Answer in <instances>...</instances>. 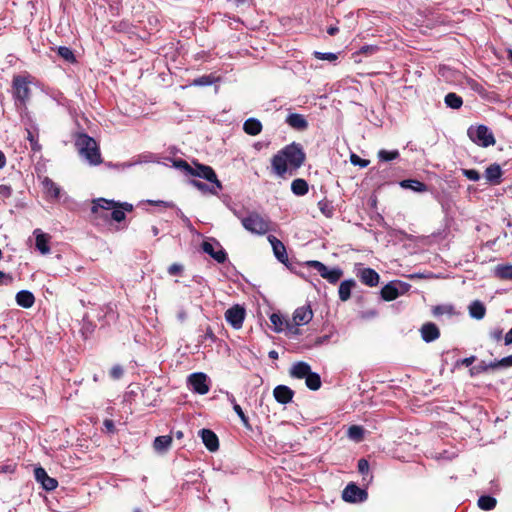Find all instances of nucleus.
Instances as JSON below:
<instances>
[{
  "mask_svg": "<svg viewBox=\"0 0 512 512\" xmlns=\"http://www.w3.org/2000/svg\"><path fill=\"white\" fill-rule=\"evenodd\" d=\"M306 153L300 143L292 142L279 150L271 159V168L275 175L285 179L293 176L305 163Z\"/></svg>",
  "mask_w": 512,
  "mask_h": 512,
  "instance_id": "obj_1",
  "label": "nucleus"
},
{
  "mask_svg": "<svg viewBox=\"0 0 512 512\" xmlns=\"http://www.w3.org/2000/svg\"><path fill=\"white\" fill-rule=\"evenodd\" d=\"M112 208H122L128 212L133 210V205L127 202H116L105 198H98L92 202L91 220L94 224L99 225L101 222L109 221V211Z\"/></svg>",
  "mask_w": 512,
  "mask_h": 512,
  "instance_id": "obj_2",
  "label": "nucleus"
},
{
  "mask_svg": "<svg viewBox=\"0 0 512 512\" xmlns=\"http://www.w3.org/2000/svg\"><path fill=\"white\" fill-rule=\"evenodd\" d=\"M75 146L79 154L84 157L90 165H99L102 163L100 149L94 138L86 133H80L76 140Z\"/></svg>",
  "mask_w": 512,
  "mask_h": 512,
  "instance_id": "obj_3",
  "label": "nucleus"
},
{
  "mask_svg": "<svg viewBox=\"0 0 512 512\" xmlns=\"http://www.w3.org/2000/svg\"><path fill=\"white\" fill-rule=\"evenodd\" d=\"M29 76L15 75L12 79V95L15 104L25 107L31 97Z\"/></svg>",
  "mask_w": 512,
  "mask_h": 512,
  "instance_id": "obj_4",
  "label": "nucleus"
},
{
  "mask_svg": "<svg viewBox=\"0 0 512 512\" xmlns=\"http://www.w3.org/2000/svg\"><path fill=\"white\" fill-rule=\"evenodd\" d=\"M242 226L249 232L264 235L271 231V221L257 212H251L241 219Z\"/></svg>",
  "mask_w": 512,
  "mask_h": 512,
  "instance_id": "obj_5",
  "label": "nucleus"
},
{
  "mask_svg": "<svg viewBox=\"0 0 512 512\" xmlns=\"http://www.w3.org/2000/svg\"><path fill=\"white\" fill-rule=\"evenodd\" d=\"M471 141L481 147L493 146L496 142L493 133L486 125L471 126L467 130Z\"/></svg>",
  "mask_w": 512,
  "mask_h": 512,
  "instance_id": "obj_6",
  "label": "nucleus"
},
{
  "mask_svg": "<svg viewBox=\"0 0 512 512\" xmlns=\"http://www.w3.org/2000/svg\"><path fill=\"white\" fill-rule=\"evenodd\" d=\"M410 288L411 285L406 282L400 280L391 281L382 287L380 295L384 301L390 302L397 299L400 295L407 293Z\"/></svg>",
  "mask_w": 512,
  "mask_h": 512,
  "instance_id": "obj_7",
  "label": "nucleus"
},
{
  "mask_svg": "<svg viewBox=\"0 0 512 512\" xmlns=\"http://www.w3.org/2000/svg\"><path fill=\"white\" fill-rule=\"evenodd\" d=\"M306 266L315 269L319 275L326 279L330 284H336L343 276V270L339 267L329 269L325 264L318 260L306 262Z\"/></svg>",
  "mask_w": 512,
  "mask_h": 512,
  "instance_id": "obj_8",
  "label": "nucleus"
},
{
  "mask_svg": "<svg viewBox=\"0 0 512 512\" xmlns=\"http://www.w3.org/2000/svg\"><path fill=\"white\" fill-rule=\"evenodd\" d=\"M190 175L207 180L214 184L219 190L223 189L222 183L218 180L217 175L211 166L194 162Z\"/></svg>",
  "mask_w": 512,
  "mask_h": 512,
  "instance_id": "obj_9",
  "label": "nucleus"
},
{
  "mask_svg": "<svg viewBox=\"0 0 512 512\" xmlns=\"http://www.w3.org/2000/svg\"><path fill=\"white\" fill-rule=\"evenodd\" d=\"M342 498L345 502L357 503L363 502L368 498L366 490L359 488L355 483H349L342 492Z\"/></svg>",
  "mask_w": 512,
  "mask_h": 512,
  "instance_id": "obj_10",
  "label": "nucleus"
},
{
  "mask_svg": "<svg viewBox=\"0 0 512 512\" xmlns=\"http://www.w3.org/2000/svg\"><path fill=\"white\" fill-rule=\"evenodd\" d=\"M225 319L233 328L239 329L245 319V309L240 305H234L225 312Z\"/></svg>",
  "mask_w": 512,
  "mask_h": 512,
  "instance_id": "obj_11",
  "label": "nucleus"
},
{
  "mask_svg": "<svg viewBox=\"0 0 512 512\" xmlns=\"http://www.w3.org/2000/svg\"><path fill=\"white\" fill-rule=\"evenodd\" d=\"M207 375L202 372L193 373L188 377V383L195 393L204 395L209 392V385L207 383Z\"/></svg>",
  "mask_w": 512,
  "mask_h": 512,
  "instance_id": "obj_12",
  "label": "nucleus"
},
{
  "mask_svg": "<svg viewBox=\"0 0 512 512\" xmlns=\"http://www.w3.org/2000/svg\"><path fill=\"white\" fill-rule=\"evenodd\" d=\"M215 245L219 248L217 251L214 249V244L209 241H203L201 244L202 250L212 257L215 261L222 264L227 260V253L222 248L221 244L215 240Z\"/></svg>",
  "mask_w": 512,
  "mask_h": 512,
  "instance_id": "obj_13",
  "label": "nucleus"
},
{
  "mask_svg": "<svg viewBox=\"0 0 512 512\" xmlns=\"http://www.w3.org/2000/svg\"><path fill=\"white\" fill-rule=\"evenodd\" d=\"M35 479L41 483L42 487L47 491H52L57 488L58 481L50 477L43 467H37L34 470Z\"/></svg>",
  "mask_w": 512,
  "mask_h": 512,
  "instance_id": "obj_14",
  "label": "nucleus"
},
{
  "mask_svg": "<svg viewBox=\"0 0 512 512\" xmlns=\"http://www.w3.org/2000/svg\"><path fill=\"white\" fill-rule=\"evenodd\" d=\"M357 277L361 283L369 287H375L379 284L380 276L372 268H360L357 271Z\"/></svg>",
  "mask_w": 512,
  "mask_h": 512,
  "instance_id": "obj_15",
  "label": "nucleus"
},
{
  "mask_svg": "<svg viewBox=\"0 0 512 512\" xmlns=\"http://www.w3.org/2000/svg\"><path fill=\"white\" fill-rule=\"evenodd\" d=\"M313 318V312L310 305L297 308L293 314V322L295 326L308 324Z\"/></svg>",
  "mask_w": 512,
  "mask_h": 512,
  "instance_id": "obj_16",
  "label": "nucleus"
},
{
  "mask_svg": "<svg viewBox=\"0 0 512 512\" xmlns=\"http://www.w3.org/2000/svg\"><path fill=\"white\" fill-rule=\"evenodd\" d=\"M268 241L270 242V244L273 248V252H274V255L277 258V260L283 264H286L289 259H288V255L286 252L285 245L278 238H276L273 235L268 236Z\"/></svg>",
  "mask_w": 512,
  "mask_h": 512,
  "instance_id": "obj_17",
  "label": "nucleus"
},
{
  "mask_svg": "<svg viewBox=\"0 0 512 512\" xmlns=\"http://www.w3.org/2000/svg\"><path fill=\"white\" fill-rule=\"evenodd\" d=\"M294 394V391L286 385H278L273 390V396L280 404H287L291 402Z\"/></svg>",
  "mask_w": 512,
  "mask_h": 512,
  "instance_id": "obj_18",
  "label": "nucleus"
},
{
  "mask_svg": "<svg viewBox=\"0 0 512 512\" xmlns=\"http://www.w3.org/2000/svg\"><path fill=\"white\" fill-rule=\"evenodd\" d=\"M420 332L422 339L427 343L433 342L440 337L439 328L437 327L436 324L432 322H427L423 324L420 329Z\"/></svg>",
  "mask_w": 512,
  "mask_h": 512,
  "instance_id": "obj_19",
  "label": "nucleus"
},
{
  "mask_svg": "<svg viewBox=\"0 0 512 512\" xmlns=\"http://www.w3.org/2000/svg\"><path fill=\"white\" fill-rule=\"evenodd\" d=\"M502 175L503 171L500 165L497 163L489 165L484 173L487 182L491 185H499L501 183Z\"/></svg>",
  "mask_w": 512,
  "mask_h": 512,
  "instance_id": "obj_20",
  "label": "nucleus"
},
{
  "mask_svg": "<svg viewBox=\"0 0 512 512\" xmlns=\"http://www.w3.org/2000/svg\"><path fill=\"white\" fill-rule=\"evenodd\" d=\"M200 436L202 438L204 445L206 446V448L209 451L214 452V451L218 450L219 440H218L217 435L212 430L202 429L200 431Z\"/></svg>",
  "mask_w": 512,
  "mask_h": 512,
  "instance_id": "obj_21",
  "label": "nucleus"
},
{
  "mask_svg": "<svg viewBox=\"0 0 512 512\" xmlns=\"http://www.w3.org/2000/svg\"><path fill=\"white\" fill-rule=\"evenodd\" d=\"M286 123L293 129L304 131L308 128V121L304 115L299 113H291L286 118Z\"/></svg>",
  "mask_w": 512,
  "mask_h": 512,
  "instance_id": "obj_22",
  "label": "nucleus"
},
{
  "mask_svg": "<svg viewBox=\"0 0 512 512\" xmlns=\"http://www.w3.org/2000/svg\"><path fill=\"white\" fill-rule=\"evenodd\" d=\"M311 372V367L308 363L299 361L291 367L290 376L297 379H305Z\"/></svg>",
  "mask_w": 512,
  "mask_h": 512,
  "instance_id": "obj_23",
  "label": "nucleus"
},
{
  "mask_svg": "<svg viewBox=\"0 0 512 512\" xmlns=\"http://www.w3.org/2000/svg\"><path fill=\"white\" fill-rule=\"evenodd\" d=\"M36 235L35 246L42 254H48L50 252L49 240L50 236L46 233L41 232L39 229L34 231Z\"/></svg>",
  "mask_w": 512,
  "mask_h": 512,
  "instance_id": "obj_24",
  "label": "nucleus"
},
{
  "mask_svg": "<svg viewBox=\"0 0 512 512\" xmlns=\"http://www.w3.org/2000/svg\"><path fill=\"white\" fill-rule=\"evenodd\" d=\"M16 303L23 308H31L35 303V297L28 290H21L16 294Z\"/></svg>",
  "mask_w": 512,
  "mask_h": 512,
  "instance_id": "obj_25",
  "label": "nucleus"
},
{
  "mask_svg": "<svg viewBox=\"0 0 512 512\" xmlns=\"http://www.w3.org/2000/svg\"><path fill=\"white\" fill-rule=\"evenodd\" d=\"M243 130L246 134L256 136L262 131V124L256 118H249L243 124Z\"/></svg>",
  "mask_w": 512,
  "mask_h": 512,
  "instance_id": "obj_26",
  "label": "nucleus"
},
{
  "mask_svg": "<svg viewBox=\"0 0 512 512\" xmlns=\"http://www.w3.org/2000/svg\"><path fill=\"white\" fill-rule=\"evenodd\" d=\"M355 285L356 283L353 279L342 281L338 289L339 299L343 302L349 300L351 297V290Z\"/></svg>",
  "mask_w": 512,
  "mask_h": 512,
  "instance_id": "obj_27",
  "label": "nucleus"
},
{
  "mask_svg": "<svg viewBox=\"0 0 512 512\" xmlns=\"http://www.w3.org/2000/svg\"><path fill=\"white\" fill-rule=\"evenodd\" d=\"M45 192L53 199L60 197V187L49 177H44L42 181Z\"/></svg>",
  "mask_w": 512,
  "mask_h": 512,
  "instance_id": "obj_28",
  "label": "nucleus"
},
{
  "mask_svg": "<svg viewBox=\"0 0 512 512\" xmlns=\"http://www.w3.org/2000/svg\"><path fill=\"white\" fill-rule=\"evenodd\" d=\"M469 314L472 318L481 320L485 317L486 307L481 301L475 300L469 305Z\"/></svg>",
  "mask_w": 512,
  "mask_h": 512,
  "instance_id": "obj_29",
  "label": "nucleus"
},
{
  "mask_svg": "<svg viewBox=\"0 0 512 512\" xmlns=\"http://www.w3.org/2000/svg\"><path fill=\"white\" fill-rule=\"evenodd\" d=\"M400 186L402 188H406V189H411L415 192H426L427 191V185L424 183V182H421L419 180H416V179H406V180H402L400 182Z\"/></svg>",
  "mask_w": 512,
  "mask_h": 512,
  "instance_id": "obj_30",
  "label": "nucleus"
},
{
  "mask_svg": "<svg viewBox=\"0 0 512 512\" xmlns=\"http://www.w3.org/2000/svg\"><path fill=\"white\" fill-rule=\"evenodd\" d=\"M291 190L297 196H304L309 191V185L305 179L297 178L292 181Z\"/></svg>",
  "mask_w": 512,
  "mask_h": 512,
  "instance_id": "obj_31",
  "label": "nucleus"
},
{
  "mask_svg": "<svg viewBox=\"0 0 512 512\" xmlns=\"http://www.w3.org/2000/svg\"><path fill=\"white\" fill-rule=\"evenodd\" d=\"M172 444V437L170 435L158 436L155 438L153 447L158 452L167 451Z\"/></svg>",
  "mask_w": 512,
  "mask_h": 512,
  "instance_id": "obj_32",
  "label": "nucleus"
},
{
  "mask_svg": "<svg viewBox=\"0 0 512 512\" xmlns=\"http://www.w3.org/2000/svg\"><path fill=\"white\" fill-rule=\"evenodd\" d=\"M27 136L26 139L30 143L31 150L33 152H40L42 149L41 144L39 143V134L38 131H32L31 129H26Z\"/></svg>",
  "mask_w": 512,
  "mask_h": 512,
  "instance_id": "obj_33",
  "label": "nucleus"
},
{
  "mask_svg": "<svg viewBox=\"0 0 512 512\" xmlns=\"http://www.w3.org/2000/svg\"><path fill=\"white\" fill-rule=\"evenodd\" d=\"M495 276L501 280H512V264L498 265Z\"/></svg>",
  "mask_w": 512,
  "mask_h": 512,
  "instance_id": "obj_34",
  "label": "nucleus"
},
{
  "mask_svg": "<svg viewBox=\"0 0 512 512\" xmlns=\"http://www.w3.org/2000/svg\"><path fill=\"white\" fill-rule=\"evenodd\" d=\"M497 505V500L489 495H483L478 499V506L484 511H490Z\"/></svg>",
  "mask_w": 512,
  "mask_h": 512,
  "instance_id": "obj_35",
  "label": "nucleus"
},
{
  "mask_svg": "<svg viewBox=\"0 0 512 512\" xmlns=\"http://www.w3.org/2000/svg\"><path fill=\"white\" fill-rule=\"evenodd\" d=\"M305 384L310 390L316 391L320 389L322 385L320 375L316 372L309 373L305 378Z\"/></svg>",
  "mask_w": 512,
  "mask_h": 512,
  "instance_id": "obj_36",
  "label": "nucleus"
},
{
  "mask_svg": "<svg viewBox=\"0 0 512 512\" xmlns=\"http://www.w3.org/2000/svg\"><path fill=\"white\" fill-rule=\"evenodd\" d=\"M445 104L452 109H459L463 105L462 98L456 93L450 92L445 96Z\"/></svg>",
  "mask_w": 512,
  "mask_h": 512,
  "instance_id": "obj_37",
  "label": "nucleus"
},
{
  "mask_svg": "<svg viewBox=\"0 0 512 512\" xmlns=\"http://www.w3.org/2000/svg\"><path fill=\"white\" fill-rule=\"evenodd\" d=\"M228 398H229L230 402L233 405V410L239 416V418L241 419V422L243 423V425L245 427L249 428L250 427L249 418L245 415V413L243 412L241 406L239 404H237V402H236V400H235L233 395H229L228 394Z\"/></svg>",
  "mask_w": 512,
  "mask_h": 512,
  "instance_id": "obj_38",
  "label": "nucleus"
},
{
  "mask_svg": "<svg viewBox=\"0 0 512 512\" xmlns=\"http://www.w3.org/2000/svg\"><path fill=\"white\" fill-rule=\"evenodd\" d=\"M347 435L352 440H355L357 442L361 441L364 437V429L361 426L358 425H352L348 428Z\"/></svg>",
  "mask_w": 512,
  "mask_h": 512,
  "instance_id": "obj_39",
  "label": "nucleus"
},
{
  "mask_svg": "<svg viewBox=\"0 0 512 512\" xmlns=\"http://www.w3.org/2000/svg\"><path fill=\"white\" fill-rule=\"evenodd\" d=\"M57 54L61 58H63L65 61H67L69 63L76 62L75 55H74L73 51L69 47H66V46L58 47L57 48Z\"/></svg>",
  "mask_w": 512,
  "mask_h": 512,
  "instance_id": "obj_40",
  "label": "nucleus"
},
{
  "mask_svg": "<svg viewBox=\"0 0 512 512\" xmlns=\"http://www.w3.org/2000/svg\"><path fill=\"white\" fill-rule=\"evenodd\" d=\"M432 313L434 316H441L444 314L454 315L455 310L452 305H437L433 307Z\"/></svg>",
  "mask_w": 512,
  "mask_h": 512,
  "instance_id": "obj_41",
  "label": "nucleus"
},
{
  "mask_svg": "<svg viewBox=\"0 0 512 512\" xmlns=\"http://www.w3.org/2000/svg\"><path fill=\"white\" fill-rule=\"evenodd\" d=\"M398 157H399V151L398 150L388 151V150H385V149H381L378 152L379 160L384 161V162L395 160Z\"/></svg>",
  "mask_w": 512,
  "mask_h": 512,
  "instance_id": "obj_42",
  "label": "nucleus"
},
{
  "mask_svg": "<svg viewBox=\"0 0 512 512\" xmlns=\"http://www.w3.org/2000/svg\"><path fill=\"white\" fill-rule=\"evenodd\" d=\"M318 207L320 211L328 218L333 216L334 213V207L332 206L331 202L327 199L320 200L318 202Z\"/></svg>",
  "mask_w": 512,
  "mask_h": 512,
  "instance_id": "obj_43",
  "label": "nucleus"
},
{
  "mask_svg": "<svg viewBox=\"0 0 512 512\" xmlns=\"http://www.w3.org/2000/svg\"><path fill=\"white\" fill-rule=\"evenodd\" d=\"M191 184L196 187L198 190L202 192H209L211 194H218L219 189L213 184L212 187H209L207 184L199 181V180H191Z\"/></svg>",
  "mask_w": 512,
  "mask_h": 512,
  "instance_id": "obj_44",
  "label": "nucleus"
},
{
  "mask_svg": "<svg viewBox=\"0 0 512 512\" xmlns=\"http://www.w3.org/2000/svg\"><path fill=\"white\" fill-rule=\"evenodd\" d=\"M17 463L12 460L0 462V473L13 474L16 471Z\"/></svg>",
  "mask_w": 512,
  "mask_h": 512,
  "instance_id": "obj_45",
  "label": "nucleus"
},
{
  "mask_svg": "<svg viewBox=\"0 0 512 512\" xmlns=\"http://www.w3.org/2000/svg\"><path fill=\"white\" fill-rule=\"evenodd\" d=\"M110 211L111 212L109 214V219L116 221V222H122L125 220V218H126L125 212H127L126 210H124L122 208H112Z\"/></svg>",
  "mask_w": 512,
  "mask_h": 512,
  "instance_id": "obj_46",
  "label": "nucleus"
},
{
  "mask_svg": "<svg viewBox=\"0 0 512 512\" xmlns=\"http://www.w3.org/2000/svg\"><path fill=\"white\" fill-rule=\"evenodd\" d=\"M269 319L276 332H280L283 330L284 320L280 314L273 313L270 315Z\"/></svg>",
  "mask_w": 512,
  "mask_h": 512,
  "instance_id": "obj_47",
  "label": "nucleus"
},
{
  "mask_svg": "<svg viewBox=\"0 0 512 512\" xmlns=\"http://www.w3.org/2000/svg\"><path fill=\"white\" fill-rule=\"evenodd\" d=\"M313 56L316 59L326 60L329 62H334L338 59V55L336 53H332V52L323 53V52H319V51H314Z\"/></svg>",
  "mask_w": 512,
  "mask_h": 512,
  "instance_id": "obj_48",
  "label": "nucleus"
},
{
  "mask_svg": "<svg viewBox=\"0 0 512 512\" xmlns=\"http://www.w3.org/2000/svg\"><path fill=\"white\" fill-rule=\"evenodd\" d=\"M490 366L492 369H496V368H499V367H510L512 366V354L507 356V357H504L500 360H495L493 362L490 363Z\"/></svg>",
  "mask_w": 512,
  "mask_h": 512,
  "instance_id": "obj_49",
  "label": "nucleus"
},
{
  "mask_svg": "<svg viewBox=\"0 0 512 512\" xmlns=\"http://www.w3.org/2000/svg\"><path fill=\"white\" fill-rule=\"evenodd\" d=\"M213 77L211 75H203L193 80L194 86H208L213 83Z\"/></svg>",
  "mask_w": 512,
  "mask_h": 512,
  "instance_id": "obj_50",
  "label": "nucleus"
},
{
  "mask_svg": "<svg viewBox=\"0 0 512 512\" xmlns=\"http://www.w3.org/2000/svg\"><path fill=\"white\" fill-rule=\"evenodd\" d=\"M109 375L113 380H119L124 375V369L121 365L116 364L110 369Z\"/></svg>",
  "mask_w": 512,
  "mask_h": 512,
  "instance_id": "obj_51",
  "label": "nucleus"
},
{
  "mask_svg": "<svg viewBox=\"0 0 512 512\" xmlns=\"http://www.w3.org/2000/svg\"><path fill=\"white\" fill-rule=\"evenodd\" d=\"M184 272V266L179 263H173L168 267V273L171 276H181Z\"/></svg>",
  "mask_w": 512,
  "mask_h": 512,
  "instance_id": "obj_52",
  "label": "nucleus"
},
{
  "mask_svg": "<svg viewBox=\"0 0 512 512\" xmlns=\"http://www.w3.org/2000/svg\"><path fill=\"white\" fill-rule=\"evenodd\" d=\"M174 166L178 169H181L182 171H184L186 174H191V171H192V167L187 161L183 160V159H179V160H176L174 162Z\"/></svg>",
  "mask_w": 512,
  "mask_h": 512,
  "instance_id": "obj_53",
  "label": "nucleus"
},
{
  "mask_svg": "<svg viewBox=\"0 0 512 512\" xmlns=\"http://www.w3.org/2000/svg\"><path fill=\"white\" fill-rule=\"evenodd\" d=\"M462 174L471 181H478L480 179V174L475 169H462Z\"/></svg>",
  "mask_w": 512,
  "mask_h": 512,
  "instance_id": "obj_54",
  "label": "nucleus"
},
{
  "mask_svg": "<svg viewBox=\"0 0 512 512\" xmlns=\"http://www.w3.org/2000/svg\"><path fill=\"white\" fill-rule=\"evenodd\" d=\"M147 203L149 205H153V206H160V207H163V208H169V209H172L175 207V204L173 202H170V201H163V200H147Z\"/></svg>",
  "mask_w": 512,
  "mask_h": 512,
  "instance_id": "obj_55",
  "label": "nucleus"
},
{
  "mask_svg": "<svg viewBox=\"0 0 512 512\" xmlns=\"http://www.w3.org/2000/svg\"><path fill=\"white\" fill-rule=\"evenodd\" d=\"M379 50V47L376 45H365L360 48L358 51L359 54L363 55H372Z\"/></svg>",
  "mask_w": 512,
  "mask_h": 512,
  "instance_id": "obj_56",
  "label": "nucleus"
},
{
  "mask_svg": "<svg viewBox=\"0 0 512 512\" xmlns=\"http://www.w3.org/2000/svg\"><path fill=\"white\" fill-rule=\"evenodd\" d=\"M205 340H210L211 342H215L217 340V337H216L212 327L209 325H207L204 330L203 341H205Z\"/></svg>",
  "mask_w": 512,
  "mask_h": 512,
  "instance_id": "obj_57",
  "label": "nucleus"
},
{
  "mask_svg": "<svg viewBox=\"0 0 512 512\" xmlns=\"http://www.w3.org/2000/svg\"><path fill=\"white\" fill-rule=\"evenodd\" d=\"M489 369H492L491 366H490V363L486 364L484 361H482L479 365H477L473 369H471L470 372H471V375H473L474 374V370L477 373H481V372H486Z\"/></svg>",
  "mask_w": 512,
  "mask_h": 512,
  "instance_id": "obj_58",
  "label": "nucleus"
},
{
  "mask_svg": "<svg viewBox=\"0 0 512 512\" xmlns=\"http://www.w3.org/2000/svg\"><path fill=\"white\" fill-rule=\"evenodd\" d=\"M358 471L361 474H366L369 471V462L366 459L361 458L358 461Z\"/></svg>",
  "mask_w": 512,
  "mask_h": 512,
  "instance_id": "obj_59",
  "label": "nucleus"
},
{
  "mask_svg": "<svg viewBox=\"0 0 512 512\" xmlns=\"http://www.w3.org/2000/svg\"><path fill=\"white\" fill-rule=\"evenodd\" d=\"M103 426L107 433L113 434L116 432L115 424H114L113 420H111V419H105L103 421Z\"/></svg>",
  "mask_w": 512,
  "mask_h": 512,
  "instance_id": "obj_60",
  "label": "nucleus"
},
{
  "mask_svg": "<svg viewBox=\"0 0 512 512\" xmlns=\"http://www.w3.org/2000/svg\"><path fill=\"white\" fill-rule=\"evenodd\" d=\"M12 188L11 186L9 185H6V184H1L0 185V196L4 197V198H8L12 195Z\"/></svg>",
  "mask_w": 512,
  "mask_h": 512,
  "instance_id": "obj_61",
  "label": "nucleus"
},
{
  "mask_svg": "<svg viewBox=\"0 0 512 512\" xmlns=\"http://www.w3.org/2000/svg\"><path fill=\"white\" fill-rule=\"evenodd\" d=\"M351 162L354 165H359L361 167H366L368 165V160L361 159L359 156L352 154L351 155Z\"/></svg>",
  "mask_w": 512,
  "mask_h": 512,
  "instance_id": "obj_62",
  "label": "nucleus"
},
{
  "mask_svg": "<svg viewBox=\"0 0 512 512\" xmlns=\"http://www.w3.org/2000/svg\"><path fill=\"white\" fill-rule=\"evenodd\" d=\"M13 281L12 276L5 274L4 272L0 271V285L1 284H11Z\"/></svg>",
  "mask_w": 512,
  "mask_h": 512,
  "instance_id": "obj_63",
  "label": "nucleus"
},
{
  "mask_svg": "<svg viewBox=\"0 0 512 512\" xmlns=\"http://www.w3.org/2000/svg\"><path fill=\"white\" fill-rule=\"evenodd\" d=\"M476 361V357L475 356H470V357H467V358H464L460 361L457 362V365L461 364L463 366H466V367H469L470 365H472L474 362Z\"/></svg>",
  "mask_w": 512,
  "mask_h": 512,
  "instance_id": "obj_64",
  "label": "nucleus"
}]
</instances>
